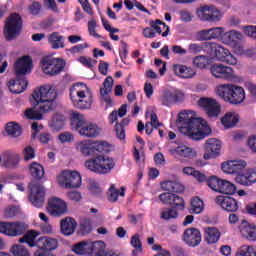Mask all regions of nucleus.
Returning a JSON list of instances; mask_svg holds the SVG:
<instances>
[{
  "mask_svg": "<svg viewBox=\"0 0 256 256\" xmlns=\"http://www.w3.org/2000/svg\"><path fill=\"white\" fill-rule=\"evenodd\" d=\"M217 95L230 105H240L246 99L245 89L235 84H223L217 87Z\"/></svg>",
  "mask_w": 256,
  "mask_h": 256,
  "instance_id": "nucleus-7",
  "label": "nucleus"
},
{
  "mask_svg": "<svg viewBox=\"0 0 256 256\" xmlns=\"http://www.w3.org/2000/svg\"><path fill=\"white\" fill-rule=\"evenodd\" d=\"M241 33L237 31H230L225 34H223V41L226 44H232L234 42H237V40H240Z\"/></svg>",
  "mask_w": 256,
  "mask_h": 256,
  "instance_id": "nucleus-48",
  "label": "nucleus"
},
{
  "mask_svg": "<svg viewBox=\"0 0 256 256\" xmlns=\"http://www.w3.org/2000/svg\"><path fill=\"white\" fill-rule=\"evenodd\" d=\"M57 93L49 86L36 88L31 95V105L25 112L26 118L30 120H42L43 114L52 111L56 107Z\"/></svg>",
  "mask_w": 256,
  "mask_h": 256,
  "instance_id": "nucleus-1",
  "label": "nucleus"
},
{
  "mask_svg": "<svg viewBox=\"0 0 256 256\" xmlns=\"http://www.w3.org/2000/svg\"><path fill=\"white\" fill-rule=\"evenodd\" d=\"M235 256H256V249L253 246L244 245L239 248Z\"/></svg>",
  "mask_w": 256,
  "mask_h": 256,
  "instance_id": "nucleus-50",
  "label": "nucleus"
},
{
  "mask_svg": "<svg viewBox=\"0 0 256 256\" xmlns=\"http://www.w3.org/2000/svg\"><path fill=\"white\" fill-rule=\"evenodd\" d=\"M222 181H223L222 179H219L216 176H210L208 177L206 184L211 190L215 192H219Z\"/></svg>",
  "mask_w": 256,
  "mask_h": 256,
  "instance_id": "nucleus-46",
  "label": "nucleus"
},
{
  "mask_svg": "<svg viewBox=\"0 0 256 256\" xmlns=\"http://www.w3.org/2000/svg\"><path fill=\"white\" fill-rule=\"evenodd\" d=\"M183 239L188 246L196 247L202 241L201 232L196 228H188L186 231H184Z\"/></svg>",
  "mask_w": 256,
  "mask_h": 256,
  "instance_id": "nucleus-22",
  "label": "nucleus"
},
{
  "mask_svg": "<svg viewBox=\"0 0 256 256\" xmlns=\"http://www.w3.org/2000/svg\"><path fill=\"white\" fill-rule=\"evenodd\" d=\"M11 252L14 256H31L29 250L20 244H15L11 247Z\"/></svg>",
  "mask_w": 256,
  "mask_h": 256,
  "instance_id": "nucleus-47",
  "label": "nucleus"
},
{
  "mask_svg": "<svg viewBox=\"0 0 256 256\" xmlns=\"http://www.w3.org/2000/svg\"><path fill=\"white\" fill-rule=\"evenodd\" d=\"M77 151L81 152L84 156L93 157V142L84 140L76 144Z\"/></svg>",
  "mask_w": 256,
  "mask_h": 256,
  "instance_id": "nucleus-34",
  "label": "nucleus"
},
{
  "mask_svg": "<svg viewBox=\"0 0 256 256\" xmlns=\"http://www.w3.org/2000/svg\"><path fill=\"white\" fill-rule=\"evenodd\" d=\"M222 144L219 140L215 138H210L206 140L204 144V159L210 160L215 159L220 155Z\"/></svg>",
  "mask_w": 256,
  "mask_h": 256,
  "instance_id": "nucleus-16",
  "label": "nucleus"
},
{
  "mask_svg": "<svg viewBox=\"0 0 256 256\" xmlns=\"http://www.w3.org/2000/svg\"><path fill=\"white\" fill-rule=\"evenodd\" d=\"M73 251L81 256H119L113 250H106V244L103 241H81L74 245Z\"/></svg>",
  "mask_w": 256,
  "mask_h": 256,
  "instance_id": "nucleus-4",
  "label": "nucleus"
},
{
  "mask_svg": "<svg viewBox=\"0 0 256 256\" xmlns=\"http://www.w3.org/2000/svg\"><path fill=\"white\" fill-rule=\"evenodd\" d=\"M131 244L134 248H136L138 251L143 250L142 242L140 240V235L137 233L131 238Z\"/></svg>",
  "mask_w": 256,
  "mask_h": 256,
  "instance_id": "nucleus-58",
  "label": "nucleus"
},
{
  "mask_svg": "<svg viewBox=\"0 0 256 256\" xmlns=\"http://www.w3.org/2000/svg\"><path fill=\"white\" fill-rule=\"evenodd\" d=\"M220 185L219 193L234 195L237 192V187L230 181L222 180Z\"/></svg>",
  "mask_w": 256,
  "mask_h": 256,
  "instance_id": "nucleus-39",
  "label": "nucleus"
},
{
  "mask_svg": "<svg viewBox=\"0 0 256 256\" xmlns=\"http://www.w3.org/2000/svg\"><path fill=\"white\" fill-rule=\"evenodd\" d=\"M29 172L32 176V178L36 181H40L44 178L45 171L41 164L37 162H32L29 166Z\"/></svg>",
  "mask_w": 256,
  "mask_h": 256,
  "instance_id": "nucleus-32",
  "label": "nucleus"
},
{
  "mask_svg": "<svg viewBox=\"0 0 256 256\" xmlns=\"http://www.w3.org/2000/svg\"><path fill=\"white\" fill-rule=\"evenodd\" d=\"M247 166V162L244 160H234V165L233 167V174H242V170L245 169Z\"/></svg>",
  "mask_w": 256,
  "mask_h": 256,
  "instance_id": "nucleus-52",
  "label": "nucleus"
},
{
  "mask_svg": "<svg viewBox=\"0 0 256 256\" xmlns=\"http://www.w3.org/2000/svg\"><path fill=\"white\" fill-rule=\"evenodd\" d=\"M209 71L213 77L222 80H233L235 78V73L233 68L227 67L223 64H213Z\"/></svg>",
  "mask_w": 256,
  "mask_h": 256,
  "instance_id": "nucleus-14",
  "label": "nucleus"
},
{
  "mask_svg": "<svg viewBox=\"0 0 256 256\" xmlns=\"http://www.w3.org/2000/svg\"><path fill=\"white\" fill-rule=\"evenodd\" d=\"M7 85L11 93L20 94L26 90L28 82L26 76L16 74V79L10 80Z\"/></svg>",
  "mask_w": 256,
  "mask_h": 256,
  "instance_id": "nucleus-20",
  "label": "nucleus"
},
{
  "mask_svg": "<svg viewBox=\"0 0 256 256\" xmlns=\"http://www.w3.org/2000/svg\"><path fill=\"white\" fill-rule=\"evenodd\" d=\"M41 9L42 4H40V2H33L28 8L31 15H38L41 12Z\"/></svg>",
  "mask_w": 256,
  "mask_h": 256,
  "instance_id": "nucleus-59",
  "label": "nucleus"
},
{
  "mask_svg": "<svg viewBox=\"0 0 256 256\" xmlns=\"http://www.w3.org/2000/svg\"><path fill=\"white\" fill-rule=\"evenodd\" d=\"M150 27L156 30V33L162 35V37H167L169 35L170 27L160 20L150 22Z\"/></svg>",
  "mask_w": 256,
  "mask_h": 256,
  "instance_id": "nucleus-35",
  "label": "nucleus"
},
{
  "mask_svg": "<svg viewBox=\"0 0 256 256\" xmlns=\"http://www.w3.org/2000/svg\"><path fill=\"white\" fill-rule=\"evenodd\" d=\"M198 40L200 41H210L212 40L210 29L202 30L198 32Z\"/></svg>",
  "mask_w": 256,
  "mask_h": 256,
  "instance_id": "nucleus-63",
  "label": "nucleus"
},
{
  "mask_svg": "<svg viewBox=\"0 0 256 256\" xmlns=\"http://www.w3.org/2000/svg\"><path fill=\"white\" fill-rule=\"evenodd\" d=\"M19 163V157L18 155H10L5 162L6 167L8 168H14Z\"/></svg>",
  "mask_w": 256,
  "mask_h": 256,
  "instance_id": "nucleus-56",
  "label": "nucleus"
},
{
  "mask_svg": "<svg viewBox=\"0 0 256 256\" xmlns=\"http://www.w3.org/2000/svg\"><path fill=\"white\" fill-rule=\"evenodd\" d=\"M198 105L204 109V112H206V115L209 118L217 117L221 113V107L219 103L212 98H200Z\"/></svg>",
  "mask_w": 256,
  "mask_h": 256,
  "instance_id": "nucleus-15",
  "label": "nucleus"
},
{
  "mask_svg": "<svg viewBox=\"0 0 256 256\" xmlns=\"http://www.w3.org/2000/svg\"><path fill=\"white\" fill-rule=\"evenodd\" d=\"M232 165H234V160L224 162L221 164V170L223 172H225L226 174H234V169H233Z\"/></svg>",
  "mask_w": 256,
  "mask_h": 256,
  "instance_id": "nucleus-61",
  "label": "nucleus"
},
{
  "mask_svg": "<svg viewBox=\"0 0 256 256\" xmlns=\"http://www.w3.org/2000/svg\"><path fill=\"white\" fill-rule=\"evenodd\" d=\"M158 198H160V202H162L164 205H170L178 210L185 209V200L174 193H162L160 196H158Z\"/></svg>",
  "mask_w": 256,
  "mask_h": 256,
  "instance_id": "nucleus-17",
  "label": "nucleus"
},
{
  "mask_svg": "<svg viewBox=\"0 0 256 256\" xmlns=\"http://www.w3.org/2000/svg\"><path fill=\"white\" fill-rule=\"evenodd\" d=\"M177 210L179 209L174 207L162 209V211H160V219L172 220L178 218L179 213Z\"/></svg>",
  "mask_w": 256,
  "mask_h": 256,
  "instance_id": "nucleus-40",
  "label": "nucleus"
},
{
  "mask_svg": "<svg viewBox=\"0 0 256 256\" xmlns=\"http://www.w3.org/2000/svg\"><path fill=\"white\" fill-rule=\"evenodd\" d=\"M204 209V202L199 197L192 198L190 203V212L194 214H200Z\"/></svg>",
  "mask_w": 256,
  "mask_h": 256,
  "instance_id": "nucleus-43",
  "label": "nucleus"
},
{
  "mask_svg": "<svg viewBox=\"0 0 256 256\" xmlns=\"http://www.w3.org/2000/svg\"><path fill=\"white\" fill-rule=\"evenodd\" d=\"M58 247V241L55 238L42 236L38 238L37 248L42 251L51 252Z\"/></svg>",
  "mask_w": 256,
  "mask_h": 256,
  "instance_id": "nucleus-26",
  "label": "nucleus"
},
{
  "mask_svg": "<svg viewBox=\"0 0 256 256\" xmlns=\"http://www.w3.org/2000/svg\"><path fill=\"white\" fill-rule=\"evenodd\" d=\"M59 140L62 143L72 142L74 140V136L69 132H65L59 135Z\"/></svg>",
  "mask_w": 256,
  "mask_h": 256,
  "instance_id": "nucleus-64",
  "label": "nucleus"
},
{
  "mask_svg": "<svg viewBox=\"0 0 256 256\" xmlns=\"http://www.w3.org/2000/svg\"><path fill=\"white\" fill-rule=\"evenodd\" d=\"M174 153L180 157L184 158H194L197 156L196 152L193 151L192 148L187 147V146H178L176 149H174Z\"/></svg>",
  "mask_w": 256,
  "mask_h": 256,
  "instance_id": "nucleus-38",
  "label": "nucleus"
},
{
  "mask_svg": "<svg viewBox=\"0 0 256 256\" xmlns=\"http://www.w3.org/2000/svg\"><path fill=\"white\" fill-rule=\"evenodd\" d=\"M184 99V94L180 91H166L162 98H160V102H162V106L170 107L174 103L181 102Z\"/></svg>",
  "mask_w": 256,
  "mask_h": 256,
  "instance_id": "nucleus-24",
  "label": "nucleus"
},
{
  "mask_svg": "<svg viewBox=\"0 0 256 256\" xmlns=\"http://www.w3.org/2000/svg\"><path fill=\"white\" fill-rule=\"evenodd\" d=\"M60 186L67 189L79 188L82 184V177L77 171H63L58 177Z\"/></svg>",
  "mask_w": 256,
  "mask_h": 256,
  "instance_id": "nucleus-10",
  "label": "nucleus"
},
{
  "mask_svg": "<svg viewBox=\"0 0 256 256\" xmlns=\"http://www.w3.org/2000/svg\"><path fill=\"white\" fill-rule=\"evenodd\" d=\"M33 68L32 59L30 56L20 58L15 64V74L17 76H25Z\"/></svg>",
  "mask_w": 256,
  "mask_h": 256,
  "instance_id": "nucleus-23",
  "label": "nucleus"
},
{
  "mask_svg": "<svg viewBox=\"0 0 256 256\" xmlns=\"http://www.w3.org/2000/svg\"><path fill=\"white\" fill-rule=\"evenodd\" d=\"M30 195L29 199L31 203L37 207L41 208L45 201V188L39 182H32L29 184Z\"/></svg>",
  "mask_w": 256,
  "mask_h": 256,
  "instance_id": "nucleus-12",
  "label": "nucleus"
},
{
  "mask_svg": "<svg viewBox=\"0 0 256 256\" xmlns=\"http://www.w3.org/2000/svg\"><path fill=\"white\" fill-rule=\"evenodd\" d=\"M174 73L184 79L193 78L196 75V71L194 69L180 64L174 65Z\"/></svg>",
  "mask_w": 256,
  "mask_h": 256,
  "instance_id": "nucleus-30",
  "label": "nucleus"
},
{
  "mask_svg": "<svg viewBox=\"0 0 256 256\" xmlns=\"http://www.w3.org/2000/svg\"><path fill=\"white\" fill-rule=\"evenodd\" d=\"M235 181L243 186H252L256 183V168H249L241 174L236 175Z\"/></svg>",
  "mask_w": 256,
  "mask_h": 256,
  "instance_id": "nucleus-21",
  "label": "nucleus"
},
{
  "mask_svg": "<svg viewBox=\"0 0 256 256\" xmlns=\"http://www.w3.org/2000/svg\"><path fill=\"white\" fill-rule=\"evenodd\" d=\"M6 132L9 136L17 138L22 134V128L17 123L9 122L6 125Z\"/></svg>",
  "mask_w": 256,
  "mask_h": 256,
  "instance_id": "nucleus-42",
  "label": "nucleus"
},
{
  "mask_svg": "<svg viewBox=\"0 0 256 256\" xmlns=\"http://www.w3.org/2000/svg\"><path fill=\"white\" fill-rule=\"evenodd\" d=\"M80 231L83 235H87L92 231V223L89 219H84L80 225Z\"/></svg>",
  "mask_w": 256,
  "mask_h": 256,
  "instance_id": "nucleus-53",
  "label": "nucleus"
},
{
  "mask_svg": "<svg viewBox=\"0 0 256 256\" xmlns=\"http://www.w3.org/2000/svg\"><path fill=\"white\" fill-rule=\"evenodd\" d=\"M28 227L29 225L25 222L0 221V233L9 237H17L23 235L27 231Z\"/></svg>",
  "mask_w": 256,
  "mask_h": 256,
  "instance_id": "nucleus-8",
  "label": "nucleus"
},
{
  "mask_svg": "<svg viewBox=\"0 0 256 256\" xmlns=\"http://www.w3.org/2000/svg\"><path fill=\"white\" fill-rule=\"evenodd\" d=\"M47 210L53 217H60L67 211V204L60 198L53 197L49 199Z\"/></svg>",
  "mask_w": 256,
  "mask_h": 256,
  "instance_id": "nucleus-18",
  "label": "nucleus"
},
{
  "mask_svg": "<svg viewBox=\"0 0 256 256\" xmlns=\"http://www.w3.org/2000/svg\"><path fill=\"white\" fill-rule=\"evenodd\" d=\"M48 42L51 45V47L55 50L63 49L65 47L64 45L65 39L58 32H54L51 35H49Z\"/></svg>",
  "mask_w": 256,
  "mask_h": 256,
  "instance_id": "nucleus-33",
  "label": "nucleus"
},
{
  "mask_svg": "<svg viewBox=\"0 0 256 256\" xmlns=\"http://www.w3.org/2000/svg\"><path fill=\"white\" fill-rule=\"evenodd\" d=\"M125 196V188L122 187L121 191L115 188V185H112L108 192V199L110 202H116L118 200V197Z\"/></svg>",
  "mask_w": 256,
  "mask_h": 256,
  "instance_id": "nucleus-44",
  "label": "nucleus"
},
{
  "mask_svg": "<svg viewBox=\"0 0 256 256\" xmlns=\"http://www.w3.org/2000/svg\"><path fill=\"white\" fill-rule=\"evenodd\" d=\"M65 125V116L61 114H55L51 120L50 126L55 131H60Z\"/></svg>",
  "mask_w": 256,
  "mask_h": 256,
  "instance_id": "nucleus-41",
  "label": "nucleus"
},
{
  "mask_svg": "<svg viewBox=\"0 0 256 256\" xmlns=\"http://www.w3.org/2000/svg\"><path fill=\"white\" fill-rule=\"evenodd\" d=\"M209 47L214 50V54L217 60L220 62H225L229 65H236L237 59L230 53L229 50L225 49L221 45L216 43L209 44Z\"/></svg>",
  "mask_w": 256,
  "mask_h": 256,
  "instance_id": "nucleus-13",
  "label": "nucleus"
},
{
  "mask_svg": "<svg viewBox=\"0 0 256 256\" xmlns=\"http://www.w3.org/2000/svg\"><path fill=\"white\" fill-rule=\"evenodd\" d=\"M240 234L250 241H256V226L248 223L246 220L241 221L239 225Z\"/></svg>",
  "mask_w": 256,
  "mask_h": 256,
  "instance_id": "nucleus-25",
  "label": "nucleus"
},
{
  "mask_svg": "<svg viewBox=\"0 0 256 256\" xmlns=\"http://www.w3.org/2000/svg\"><path fill=\"white\" fill-rule=\"evenodd\" d=\"M212 6H201L196 10V15H198V18L202 21L209 22L210 19V11Z\"/></svg>",
  "mask_w": 256,
  "mask_h": 256,
  "instance_id": "nucleus-49",
  "label": "nucleus"
},
{
  "mask_svg": "<svg viewBox=\"0 0 256 256\" xmlns=\"http://www.w3.org/2000/svg\"><path fill=\"white\" fill-rule=\"evenodd\" d=\"M209 31H210L211 40L219 39L220 37L223 36L225 32L224 28L222 27L211 28L209 29Z\"/></svg>",
  "mask_w": 256,
  "mask_h": 256,
  "instance_id": "nucleus-54",
  "label": "nucleus"
},
{
  "mask_svg": "<svg viewBox=\"0 0 256 256\" xmlns=\"http://www.w3.org/2000/svg\"><path fill=\"white\" fill-rule=\"evenodd\" d=\"M23 156L25 161H30L35 158V150L31 146H27L23 150Z\"/></svg>",
  "mask_w": 256,
  "mask_h": 256,
  "instance_id": "nucleus-55",
  "label": "nucleus"
},
{
  "mask_svg": "<svg viewBox=\"0 0 256 256\" xmlns=\"http://www.w3.org/2000/svg\"><path fill=\"white\" fill-rule=\"evenodd\" d=\"M60 227L62 234L65 236H70L75 232L77 222L71 217H66L65 219L61 220Z\"/></svg>",
  "mask_w": 256,
  "mask_h": 256,
  "instance_id": "nucleus-28",
  "label": "nucleus"
},
{
  "mask_svg": "<svg viewBox=\"0 0 256 256\" xmlns=\"http://www.w3.org/2000/svg\"><path fill=\"white\" fill-rule=\"evenodd\" d=\"M79 61L81 64H83L85 67L89 69H92L93 66L97 64L96 60H93L91 58H86V57H80Z\"/></svg>",
  "mask_w": 256,
  "mask_h": 256,
  "instance_id": "nucleus-62",
  "label": "nucleus"
},
{
  "mask_svg": "<svg viewBox=\"0 0 256 256\" xmlns=\"http://www.w3.org/2000/svg\"><path fill=\"white\" fill-rule=\"evenodd\" d=\"M222 19L221 11L215 6H211L210 14H209V21L208 22H219Z\"/></svg>",
  "mask_w": 256,
  "mask_h": 256,
  "instance_id": "nucleus-51",
  "label": "nucleus"
},
{
  "mask_svg": "<svg viewBox=\"0 0 256 256\" xmlns=\"http://www.w3.org/2000/svg\"><path fill=\"white\" fill-rule=\"evenodd\" d=\"M70 98L74 107L80 110H88L93 104V93L83 83H77L70 89Z\"/></svg>",
  "mask_w": 256,
  "mask_h": 256,
  "instance_id": "nucleus-5",
  "label": "nucleus"
},
{
  "mask_svg": "<svg viewBox=\"0 0 256 256\" xmlns=\"http://www.w3.org/2000/svg\"><path fill=\"white\" fill-rule=\"evenodd\" d=\"M96 27H97V22L95 19H92L89 23H88V31L89 34L93 37L96 38H100L101 36L99 34L96 33Z\"/></svg>",
  "mask_w": 256,
  "mask_h": 256,
  "instance_id": "nucleus-57",
  "label": "nucleus"
},
{
  "mask_svg": "<svg viewBox=\"0 0 256 256\" xmlns=\"http://www.w3.org/2000/svg\"><path fill=\"white\" fill-rule=\"evenodd\" d=\"M203 51V46L197 43L188 45V53L190 54H200Z\"/></svg>",
  "mask_w": 256,
  "mask_h": 256,
  "instance_id": "nucleus-60",
  "label": "nucleus"
},
{
  "mask_svg": "<svg viewBox=\"0 0 256 256\" xmlns=\"http://www.w3.org/2000/svg\"><path fill=\"white\" fill-rule=\"evenodd\" d=\"M191 111H184L178 114L176 125L180 133L184 134L192 140H203L212 133L207 121L202 118H193Z\"/></svg>",
  "mask_w": 256,
  "mask_h": 256,
  "instance_id": "nucleus-2",
  "label": "nucleus"
},
{
  "mask_svg": "<svg viewBox=\"0 0 256 256\" xmlns=\"http://www.w3.org/2000/svg\"><path fill=\"white\" fill-rule=\"evenodd\" d=\"M215 202L227 212H236L239 209L238 201L230 196H217Z\"/></svg>",
  "mask_w": 256,
  "mask_h": 256,
  "instance_id": "nucleus-19",
  "label": "nucleus"
},
{
  "mask_svg": "<svg viewBox=\"0 0 256 256\" xmlns=\"http://www.w3.org/2000/svg\"><path fill=\"white\" fill-rule=\"evenodd\" d=\"M71 125L73 129L85 138H97L102 132V129L98 125L87 122L85 117L78 112L72 113Z\"/></svg>",
  "mask_w": 256,
  "mask_h": 256,
  "instance_id": "nucleus-6",
  "label": "nucleus"
},
{
  "mask_svg": "<svg viewBox=\"0 0 256 256\" xmlns=\"http://www.w3.org/2000/svg\"><path fill=\"white\" fill-rule=\"evenodd\" d=\"M162 190L173 192V193H182L184 191V186L176 181H164L160 183Z\"/></svg>",
  "mask_w": 256,
  "mask_h": 256,
  "instance_id": "nucleus-31",
  "label": "nucleus"
},
{
  "mask_svg": "<svg viewBox=\"0 0 256 256\" xmlns=\"http://www.w3.org/2000/svg\"><path fill=\"white\" fill-rule=\"evenodd\" d=\"M66 62L59 58L44 57L41 60V67L46 75L55 76L60 74L65 68Z\"/></svg>",
  "mask_w": 256,
  "mask_h": 256,
  "instance_id": "nucleus-9",
  "label": "nucleus"
},
{
  "mask_svg": "<svg viewBox=\"0 0 256 256\" xmlns=\"http://www.w3.org/2000/svg\"><path fill=\"white\" fill-rule=\"evenodd\" d=\"M110 151L111 145L106 141H94L93 158L85 162V167L96 174H108L115 167V162L112 158L102 154Z\"/></svg>",
  "mask_w": 256,
  "mask_h": 256,
  "instance_id": "nucleus-3",
  "label": "nucleus"
},
{
  "mask_svg": "<svg viewBox=\"0 0 256 256\" xmlns=\"http://www.w3.org/2000/svg\"><path fill=\"white\" fill-rule=\"evenodd\" d=\"M204 232H206V242L210 244H214L219 241L220 239V232L215 227H208L204 229Z\"/></svg>",
  "mask_w": 256,
  "mask_h": 256,
  "instance_id": "nucleus-37",
  "label": "nucleus"
},
{
  "mask_svg": "<svg viewBox=\"0 0 256 256\" xmlns=\"http://www.w3.org/2000/svg\"><path fill=\"white\" fill-rule=\"evenodd\" d=\"M193 63H194V67L198 69H206L210 63V58L204 55L196 56L194 57Z\"/></svg>",
  "mask_w": 256,
  "mask_h": 256,
  "instance_id": "nucleus-45",
  "label": "nucleus"
},
{
  "mask_svg": "<svg viewBox=\"0 0 256 256\" xmlns=\"http://www.w3.org/2000/svg\"><path fill=\"white\" fill-rule=\"evenodd\" d=\"M113 84H114V80L111 76H109L104 81V84H103L104 88L100 89V94L103 97L104 101L106 102L107 108L113 106V101L109 96V94L112 92Z\"/></svg>",
  "mask_w": 256,
  "mask_h": 256,
  "instance_id": "nucleus-27",
  "label": "nucleus"
},
{
  "mask_svg": "<svg viewBox=\"0 0 256 256\" xmlns=\"http://www.w3.org/2000/svg\"><path fill=\"white\" fill-rule=\"evenodd\" d=\"M239 122V116L232 113H227L221 118V124L224 128H233Z\"/></svg>",
  "mask_w": 256,
  "mask_h": 256,
  "instance_id": "nucleus-36",
  "label": "nucleus"
},
{
  "mask_svg": "<svg viewBox=\"0 0 256 256\" xmlns=\"http://www.w3.org/2000/svg\"><path fill=\"white\" fill-rule=\"evenodd\" d=\"M22 19L19 14H11L5 24L6 39L11 41L18 36L22 30Z\"/></svg>",
  "mask_w": 256,
  "mask_h": 256,
  "instance_id": "nucleus-11",
  "label": "nucleus"
},
{
  "mask_svg": "<svg viewBox=\"0 0 256 256\" xmlns=\"http://www.w3.org/2000/svg\"><path fill=\"white\" fill-rule=\"evenodd\" d=\"M40 233L36 230H28L23 237L19 239L20 243H26L29 247H38V239Z\"/></svg>",
  "mask_w": 256,
  "mask_h": 256,
  "instance_id": "nucleus-29",
  "label": "nucleus"
}]
</instances>
